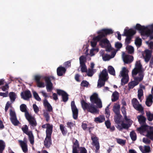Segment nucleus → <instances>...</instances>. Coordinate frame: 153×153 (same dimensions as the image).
Here are the masks:
<instances>
[{
    "label": "nucleus",
    "instance_id": "1",
    "mask_svg": "<svg viewBox=\"0 0 153 153\" xmlns=\"http://www.w3.org/2000/svg\"><path fill=\"white\" fill-rule=\"evenodd\" d=\"M90 100L91 103H87L83 100H81V103L83 110L93 114L98 113L99 110L94 104H96L99 108H102V105L101 101L98 98L97 94L95 93H93L90 97Z\"/></svg>",
    "mask_w": 153,
    "mask_h": 153
},
{
    "label": "nucleus",
    "instance_id": "2",
    "mask_svg": "<svg viewBox=\"0 0 153 153\" xmlns=\"http://www.w3.org/2000/svg\"><path fill=\"white\" fill-rule=\"evenodd\" d=\"M113 31L111 29H103L97 32L98 35L94 37L93 39L100 42V45L102 47L103 46V44H109V41L107 38H104L108 35L113 33Z\"/></svg>",
    "mask_w": 153,
    "mask_h": 153
},
{
    "label": "nucleus",
    "instance_id": "3",
    "mask_svg": "<svg viewBox=\"0 0 153 153\" xmlns=\"http://www.w3.org/2000/svg\"><path fill=\"white\" fill-rule=\"evenodd\" d=\"M136 33V31L133 29H130L128 30L125 29L124 33L122 35L123 36H126V37L125 39V43L128 44L131 42V40L133 36Z\"/></svg>",
    "mask_w": 153,
    "mask_h": 153
},
{
    "label": "nucleus",
    "instance_id": "4",
    "mask_svg": "<svg viewBox=\"0 0 153 153\" xmlns=\"http://www.w3.org/2000/svg\"><path fill=\"white\" fill-rule=\"evenodd\" d=\"M50 78L55 80V78L53 76L50 77L48 76H43L42 79H44L46 83V88L48 92H51L53 89V84L51 82Z\"/></svg>",
    "mask_w": 153,
    "mask_h": 153
},
{
    "label": "nucleus",
    "instance_id": "5",
    "mask_svg": "<svg viewBox=\"0 0 153 153\" xmlns=\"http://www.w3.org/2000/svg\"><path fill=\"white\" fill-rule=\"evenodd\" d=\"M138 73H143L142 66L140 61H137L135 64V67L132 71V76H136Z\"/></svg>",
    "mask_w": 153,
    "mask_h": 153
},
{
    "label": "nucleus",
    "instance_id": "6",
    "mask_svg": "<svg viewBox=\"0 0 153 153\" xmlns=\"http://www.w3.org/2000/svg\"><path fill=\"white\" fill-rule=\"evenodd\" d=\"M10 119L12 123L15 126H18L20 123L17 119L15 112L10 109Z\"/></svg>",
    "mask_w": 153,
    "mask_h": 153
},
{
    "label": "nucleus",
    "instance_id": "7",
    "mask_svg": "<svg viewBox=\"0 0 153 153\" xmlns=\"http://www.w3.org/2000/svg\"><path fill=\"white\" fill-rule=\"evenodd\" d=\"M10 119L12 123L15 126H18L20 123L17 119L15 112L10 109Z\"/></svg>",
    "mask_w": 153,
    "mask_h": 153
},
{
    "label": "nucleus",
    "instance_id": "8",
    "mask_svg": "<svg viewBox=\"0 0 153 153\" xmlns=\"http://www.w3.org/2000/svg\"><path fill=\"white\" fill-rule=\"evenodd\" d=\"M131 102L133 107L136 110L141 112L143 111V108L141 104H139V102L137 99L133 98Z\"/></svg>",
    "mask_w": 153,
    "mask_h": 153
},
{
    "label": "nucleus",
    "instance_id": "9",
    "mask_svg": "<svg viewBox=\"0 0 153 153\" xmlns=\"http://www.w3.org/2000/svg\"><path fill=\"white\" fill-rule=\"evenodd\" d=\"M71 107L73 113V118L76 119L78 118V110L74 101H72L71 103Z\"/></svg>",
    "mask_w": 153,
    "mask_h": 153
},
{
    "label": "nucleus",
    "instance_id": "10",
    "mask_svg": "<svg viewBox=\"0 0 153 153\" xmlns=\"http://www.w3.org/2000/svg\"><path fill=\"white\" fill-rule=\"evenodd\" d=\"M25 117L31 126L34 127L37 126V123L35 119L30 115L29 113H26Z\"/></svg>",
    "mask_w": 153,
    "mask_h": 153
},
{
    "label": "nucleus",
    "instance_id": "11",
    "mask_svg": "<svg viewBox=\"0 0 153 153\" xmlns=\"http://www.w3.org/2000/svg\"><path fill=\"white\" fill-rule=\"evenodd\" d=\"M56 92L58 95L62 96V100L64 102L68 101L69 95L65 91L61 89H57Z\"/></svg>",
    "mask_w": 153,
    "mask_h": 153
},
{
    "label": "nucleus",
    "instance_id": "12",
    "mask_svg": "<svg viewBox=\"0 0 153 153\" xmlns=\"http://www.w3.org/2000/svg\"><path fill=\"white\" fill-rule=\"evenodd\" d=\"M20 95L21 98L25 100H28L32 97L31 93L28 90L22 92Z\"/></svg>",
    "mask_w": 153,
    "mask_h": 153
},
{
    "label": "nucleus",
    "instance_id": "13",
    "mask_svg": "<svg viewBox=\"0 0 153 153\" xmlns=\"http://www.w3.org/2000/svg\"><path fill=\"white\" fill-rule=\"evenodd\" d=\"M91 140L92 141V145L95 147L96 152L100 148V144L98 140V139L96 137H92Z\"/></svg>",
    "mask_w": 153,
    "mask_h": 153
},
{
    "label": "nucleus",
    "instance_id": "14",
    "mask_svg": "<svg viewBox=\"0 0 153 153\" xmlns=\"http://www.w3.org/2000/svg\"><path fill=\"white\" fill-rule=\"evenodd\" d=\"M51 135H46L44 141V145L47 148H49L52 144Z\"/></svg>",
    "mask_w": 153,
    "mask_h": 153
},
{
    "label": "nucleus",
    "instance_id": "15",
    "mask_svg": "<svg viewBox=\"0 0 153 153\" xmlns=\"http://www.w3.org/2000/svg\"><path fill=\"white\" fill-rule=\"evenodd\" d=\"M66 70V68L62 66L57 68L56 70L57 75L58 76H62L65 74Z\"/></svg>",
    "mask_w": 153,
    "mask_h": 153
},
{
    "label": "nucleus",
    "instance_id": "16",
    "mask_svg": "<svg viewBox=\"0 0 153 153\" xmlns=\"http://www.w3.org/2000/svg\"><path fill=\"white\" fill-rule=\"evenodd\" d=\"M140 127L137 128V130L140 134L147 132L149 126L147 125H141Z\"/></svg>",
    "mask_w": 153,
    "mask_h": 153
},
{
    "label": "nucleus",
    "instance_id": "17",
    "mask_svg": "<svg viewBox=\"0 0 153 153\" xmlns=\"http://www.w3.org/2000/svg\"><path fill=\"white\" fill-rule=\"evenodd\" d=\"M108 75V72L107 70L105 69L102 70L99 76V79H101L107 81L108 78L107 76Z\"/></svg>",
    "mask_w": 153,
    "mask_h": 153
},
{
    "label": "nucleus",
    "instance_id": "18",
    "mask_svg": "<svg viewBox=\"0 0 153 153\" xmlns=\"http://www.w3.org/2000/svg\"><path fill=\"white\" fill-rule=\"evenodd\" d=\"M133 57L132 56L125 55L123 56V59L124 62L126 64L130 63L133 60Z\"/></svg>",
    "mask_w": 153,
    "mask_h": 153
},
{
    "label": "nucleus",
    "instance_id": "19",
    "mask_svg": "<svg viewBox=\"0 0 153 153\" xmlns=\"http://www.w3.org/2000/svg\"><path fill=\"white\" fill-rule=\"evenodd\" d=\"M145 56L144 57L145 61L148 62L150 60L151 56L152 51L149 50H146L145 51Z\"/></svg>",
    "mask_w": 153,
    "mask_h": 153
},
{
    "label": "nucleus",
    "instance_id": "20",
    "mask_svg": "<svg viewBox=\"0 0 153 153\" xmlns=\"http://www.w3.org/2000/svg\"><path fill=\"white\" fill-rule=\"evenodd\" d=\"M53 125L49 123H47L46 134L47 135H51L53 132Z\"/></svg>",
    "mask_w": 153,
    "mask_h": 153
},
{
    "label": "nucleus",
    "instance_id": "21",
    "mask_svg": "<svg viewBox=\"0 0 153 153\" xmlns=\"http://www.w3.org/2000/svg\"><path fill=\"white\" fill-rule=\"evenodd\" d=\"M79 146V144L78 141L77 140H75V142H73L72 153H79V151L77 150Z\"/></svg>",
    "mask_w": 153,
    "mask_h": 153
},
{
    "label": "nucleus",
    "instance_id": "22",
    "mask_svg": "<svg viewBox=\"0 0 153 153\" xmlns=\"http://www.w3.org/2000/svg\"><path fill=\"white\" fill-rule=\"evenodd\" d=\"M146 136L151 140H153V126H150Z\"/></svg>",
    "mask_w": 153,
    "mask_h": 153
},
{
    "label": "nucleus",
    "instance_id": "23",
    "mask_svg": "<svg viewBox=\"0 0 153 153\" xmlns=\"http://www.w3.org/2000/svg\"><path fill=\"white\" fill-rule=\"evenodd\" d=\"M138 121L140 125H146V118L142 115H140L137 117Z\"/></svg>",
    "mask_w": 153,
    "mask_h": 153
},
{
    "label": "nucleus",
    "instance_id": "24",
    "mask_svg": "<svg viewBox=\"0 0 153 153\" xmlns=\"http://www.w3.org/2000/svg\"><path fill=\"white\" fill-rule=\"evenodd\" d=\"M19 143H20V146L22 148L23 152L25 153L27 152V143H25L22 140H19Z\"/></svg>",
    "mask_w": 153,
    "mask_h": 153
},
{
    "label": "nucleus",
    "instance_id": "25",
    "mask_svg": "<svg viewBox=\"0 0 153 153\" xmlns=\"http://www.w3.org/2000/svg\"><path fill=\"white\" fill-rule=\"evenodd\" d=\"M153 96L152 95H149L147 98L146 101V104L147 106L150 107L151 106L153 103Z\"/></svg>",
    "mask_w": 153,
    "mask_h": 153
},
{
    "label": "nucleus",
    "instance_id": "26",
    "mask_svg": "<svg viewBox=\"0 0 153 153\" xmlns=\"http://www.w3.org/2000/svg\"><path fill=\"white\" fill-rule=\"evenodd\" d=\"M43 105L45 107L47 108L48 111L51 112L53 111L52 107L46 99H45L43 101Z\"/></svg>",
    "mask_w": 153,
    "mask_h": 153
},
{
    "label": "nucleus",
    "instance_id": "27",
    "mask_svg": "<svg viewBox=\"0 0 153 153\" xmlns=\"http://www.w3.org/2000/svg\"><path fill=\"white\" fill-rule=\"evenodd\" d=\"M139 77H134V81H136L139 83V82L141 81L143 78L144 76V73H138Z\"/></svg>",
    "mask_w": 153,
    "mask_h": 153
},
{
    "label": "nucleus",
    "instance_id": "28",
    "mask_svg": "<svg viewBox=\"0 0 153 153\" xmlns=\"http://www.w3.org/2000/svg\"><path fill=\"white\" fill-rule=\"evenodd\" d=\"M105 120V117L103 115H100V116L95 117L94 121L96 123H101Z\"/></svg>",
    "mask_w": 153,
    "mask_h": 153
},
{
    "label": "nucleus",
    "instance_id": "29",
    "mask_svg": "<svg viewBox=\"0 0 153 153\" xmlns=\"http://www.w3.org/2000/svg\"><path fill=\"white\" fill-rule=\"evenodd\" d=\"M128 71L126 67H123L122 69V71L120 72V74L121 76L123 77L128 76Z\"/></svg>",
    "mask_w": 153,
    "mask_h": 153
},
{
    "label": "nucleus",
    "instance_id": "30",
    "mask_svg": "<svg viewBox=\"0 0 153 153\" xmlns=\"http://www.w3.org/2000/svg\"><path fill=\"white\" fill-rule=\"evenodd\" d=\"M134 28L136 30L140 31V33H141L143 30H145L146 27L144 26H141L139 24H137L134 27Z\"/></svg>",
    "mask_w": 153,
    "mask_h": 153
},
{
    "label": "nucleus",
    "instance_id": "31",
    "mask_svg": "<svg viewBox=\"0 0 153 153\" xmlns=\"http://www.w3.org/2000/svg\"><path fill=\"white\" fill-rule=\"evenodd\" d=\"M120 106L119 105H114L113 107V111L117 115H119L120 114Z\"/></svg>",
    "mask_w": 153,
    "mask_h": 153
},
{
    "label": "nucleus",
    "instance_id": "32",
    "mask_svg": "<svg viewBox=\"0 0 153 153\" xmlns=\"http://www.w3.org/2000/svg\"><path fill=\"white\" fill-rule=\"evenodd\" d=\"M106 81L99 79L97 85L98 88H100L103 86L105 85Z\"/></svg>",
    "mask_w": 153,
    "mask_h": 153
},
{
    "label": "nucleus",
    "instance_id": "33",
    "mask_svg": "<svg viewBox=\"0 0 153 153\" xmlns=\"http://www.w3.org/2000/svg\"><path fill=\"white\" fill-rule=\"evenodd\" d=\"M112 96L113 97V98L111 99L112 102H114L116 101L119 99V96L118 93L115 91L113 93Z\"/></svg>",
    "mask_w": 153,
    "mask_h": 153
},
{
    "label": "nucleus",
    "instance_id": "34",
    "mask_svg": "<svg viewBox=\"0 0 153 153\" xmlns=\"http://www.w3.org/2000/svg\"><path fill=\"white\" fill-rule=\"evenodd\" d=\"M138 82L136 81H131L128 84V88L129 89H132L134 86L138 85Z\"/></svg>",
    "mask_w": 153,
    "mask_h": 153
},
{
    "label": "nucleus",
    "instance_id": "35",
    "mask_svg": "<svg viewBox=\"0 0 153 153\" xmlns=\"http://www.w3.org/2000/svg\"><path fill=\"white\" fill-rule=\"evenodd\" d=\"M5 146V143L2 140H0V153H3Z\"/></svg>",
    "mask_w": 153,
    "mask_h": 153
},
{
    "label": "nucleus",
    "instance_id": "36",
    "mask_svg": "<svg viewBox=\"0 0 153 153\" xmlns=\"http://www.w3.org/2000/svg\"><path fill=\"white\" fill-rule=\"evenodd\" d=\"M20 110L22 112H25V116L26 117V113H28L27 110V106L25 104H22L20 105Z\"/></svg>",
    "mask_w": 153,
    "mask_h": 153
},
{
    "label": "nucleus",
    "instance_id": "37",
    "mask_svg": "<svg viewBox=\"0 0 153 153\" xmlns=\"http://www.w3.org/2000/svg\"><path fill=\"white\" fill-rule=\"evenodd\" d=\"M22 129L23 132L27 135L30 134V132H32V131H28V127L26 125H24L23 127H22Z\"/></svg>",
    "mask_w": 153,
    "mask_h": 153
},
{
    "label": "nucleus",
    "instance_id": "38",
    "mask_svg": "<svg viewBox=\"0 0 153 153\" xmlns=\"http://www.w3.org/2000/svg\"><path fill=\"white\" fill-rule=\"evenodd\" d=\"M60 129L61 131L62 134L64 135H65L67 133V131L65 126L61 124L59 126Z\"/></svg>",
    "mask_w": 153,
    "mask_h": 153
},
{
    "label": "nucleus",
    "instance_id": "39",
    "mask_svg": "<svg viewBox=\"0 0 153 153\" xmlns=\"http://www.w3.org/2000/svg\"><path fill=\"white\" fill-rule=\"evenodd\" d=\"M130 136L132 141H135L136 140L137 135L134 131H132L130 132Z\"/></svg>",
    "mask_w": 153,
    "mask_h": 153
},
{
    "label": "nucleus",
    "instance_id": "40",
    "mask_svg": "<svg viewBox=\"0 0 153 153\" xmlns=\"http://www.w3.org/2000/svg\"><path fill=\"white\" fill-rule=\"evenodd\" d=\"M128 81V76L123 77L121 79V85H124Z\"/></svg>",
    "mask_w": 153,
    "mask_h": 153
},
{
    "label": "nucleus",
    "instance_id": "41",
    "mask_svg": "<svg viewBox=\"0 0 153 153\" xmlns=\"http://www.w3.org/2000/svg\"><path fill=\"white\" fill-rule=\"evenodd\" d=\"M108 73L111 75L113 76H115V70L112 66H109L108 67Z\"/></svg>",
    "mask_w": 153,
    "mask_h": 153
},
{
    "label": "nucleus",
    "instance_id": "42",
    "mask_svg": "<svg viewBox=\"0 0 153 153\" xmlns=\"http://www.w3.org/2000/svg\"><path fill=\"white\" fill-rule=\"evenodd\" d=\"M146 114L148 120L149 121H152L153 120V114L150 111L146 112Z\"/></svg>",
    "mask_w": 153,
    "mask_h": 153
},
{
    "label": "nucleus",
    "instance_id": "43",
    "mask_svg": "<svg viewBox=\"0 0 153 153\" xmlns=\"http://www.w3.org/2000/svg\"><path fill=\"white\" fill-rule=\"evenodd\" d=\"M126 49L127 50L128 53L130 54H132L134 53V48L131 45H128L126 48Z\"/></svg>",
    "mask_w": 153,
    "mask_h": 153
},
{
    "label": "nucleus",
    "instance_id": "44",
    "mask_svg": "<svg viewBox=\"0 0 153 153\" xmlns=\"http://www.w3.org/2000/svg\"><path fill=\"white\" fill-rule=\"evenodd\" d=\"M9 97L12 102L15 101L16 99V95L15 93L13 92H10L9 94Z\"/></svg>",
    "mask_w": 153,
    "mask_h": 153
},
{
    "label": "nucleus",
    "instance_id": "45",
    "mask_svg": "<svg viewBox=\"0 0 153 153\" xmlns=\"http://www.w3.org/2000/svg\"><path fill=\"white\" fill-rule=\"evenodd\" d=\"M153 32V30H149L146 31L143 30L142 32L141 33V35H145L149 36Z\"/></svg>",
    "mask_w": 153,
    "mask_h": 153
},
{
    "label": "nucleus",
    "instance_id": "46",
    "mask_svg": "<svg viewBox=\"0 0 153 153\" xmlns=\"http://www.w3.org/2000/svg\"><path fill=\"white\" fill-rule=\"evenodd\" d=\"M80 64H85V62H86V57L83 55L80 57L79 58Z\"/></svg>",
    "mask_w": 153,
    "mask_h": 153
},
{
    "label": "nucleus",
    "instance_id": "47",
    "mask_svg": "<svg viewBox=\"0 0 153 153\" xmlns=\"http://www.w3.org/2000/svg\"><path fill=\"white\" fill-rule=\"evenodd\" d=\"M135 43L137 46L140 47L142 45V40L139 37H137L135 40Z\"/></svg>",
    "mask_w": 153,
    "mask_h": 153
},
{
    "label": "nucleus",
    "instance_id": "48",
    "mask_svg": "<svg viewBox=\"0 0 153 153\" xmlns=\"http://www.w3.org/2000/svg\"><path fill=\"white\" fill-rule=\"evenodd\" d=\"M30 134L27 135L29 137V139L30 143L33 144L34 142V136L32 132H30Z\"/></svg>",
    "mask_w": 153,
    "mask_h": 153
},
{
    "label": "nucleus",
    "instance_id": "49",
    "mask_svg": "<svg viewBox=\"0 0 153 153\" xmlns=\"http://www.w3.org/2000/svg\"><path fill=\"white\" fill-rule=\"evenodd\" d=\"M80 67L82 72H87V69L85 64H80Z\"/></svg>",
    "mask_w": 153,
    "mask_h": 153
},
{
    "label": "nucleus",
    "instance_id": "50",
    "mask_svg": "<svg viewBox=\"0 0 153 153\" xmlns=\"http://www.w3.org/2000/svg\"><path fill=\"white\" fill-rule=\"evenodd\" d=\"M143 95V92L142 89H140L138 91V97L139 100H141V97Z\"/></svg>",
    "mask_w": 153,
    "mask_h": 153
},
{
    "label": "nucleus",
    "instance_id": "51",
    "mask_svg": "<svg viewBox=\"0 0 153 153\" xmlns=\"http://www.w3.org/2000/svg\"><path fill=\"white\" fill-rule=\"evenodd\" d=\"M122 126V130L123 128L125 129H128V128L130 127V125L129 124H126L124 123H121Z\"/></svg>",
    "mask_w": 153,
    "mask_h": 153
},
{
    "label": "nucleus",
    "instance_id": "52",
    "mask_svg": "<svg viewBox=\"0 0 153 153\" xmlns=\"http://www.w3.org/2000/svg\"><path fill=\"white\" fill-rule=\"evenodd\" d=\"M89 83L86 80H83L81 82L80 85L82 87H88Z\"/></svg>",
    "mask_w": 153,
    "mask_h": 153
},
{
    "label": "nucleus",
    "instance_id": "53",
    "mask_svg": "<svg viewBox=\"0 0 153 153\" xmlns=\"http://www.w3.org/2000/svg\"><path fill=\"white\" fill-rule=\"evenodd\" d=\"M120 116L121 115H117L116 117H114V120L116 124H120Z\"/></svg>",
    "mask_w": 153,
    "mask_h": 153
},
{
    "label": "nucleus",
    "instance_id": "54",
    "mask_svg": "<svg viewBox=\"0 0 153 153\" xmlns=\"http://www.w3.org/2000/svg\"><path fill=\"white\" fill-rule=\"evenodd\" d=\"M116 141L117 143L120 144L125 145L126 143V142L125 140L121 139H117Z\"/></svg>",
    "mask_w": 153,
    "mask_h": 153
},
{
    "label": "nucleus",
    "instance_id": "55",
    "mask_svg": "<svg viewBox=\"0 0 153 153\" xmlns=\"http://www.w3.org/2000/svg\"><path fill=\"white\" fill-rule=\"evenodd\" d=\"M33 95L37 101H40L41 100V99L39 97L38 94L35 91L33 93Z\"/></svg>",
    "mask_w": 153,
    "mask_h": 153
},
{
    "label": "nucleus",
    "instance_id": "56",
    "mask_svg": "<svg viewBox=\"0 0 153 153\" xmlns=\"http://www.w3.org/2000/svg\"><path fill=\"white\" fill-rule=\"evenodd\" d=\"M111 56L109 55L106 54L105 56H102V59L104 61L108 60L111 59Z\"/></svg>",
    "mask_w": 153,
    "mask_h": 153
},
{
    "label": "nucleus",
    "instance_id": "57",
    "mask_svg": "<svg viewBox=\"0 0 153 153\" xmlns=\"http://www.w3.org/2000/svg\"><path fill=\"white\" fill-rule=\"evenodd\" d=\"M43 77L39 75H36L34 77V79L36 83H37L40 81V79L41 78H42Z\"/></svg>",
    "mask_w": 153,
    "mask_h": 153
},
{
    "label": "nucleus",
    "instance_id": "58",
    "mask_svg": "<svg viewBox=\"0 0 153 153\" xmlns=\"http://www.w3.org/2000/svg\"><path fill=\"white\" fill-rule=\"evenodd\" d=\"M105 114L106 117L108 118L110 115V112L108 108V106H107L105 109Z\"/></svg>",
    "mask_w": 153,
    "mask_h": 153
},
{
    "label": "nucleus",
    "instance_id": "59",
    "mask_svg": "<svg viewBox=\"0 0 153 153\" xmlns=\"http://www.w3.org/2000/svg\"><path fill=\"white\" fill-rule=\"evenodd\" d=\"M112 50L113 48L112 47H111L110 43L107 45L106 46V51L109 52Z\"/></svg>",
    "mask_w": 153,
    "mask_h": 153
},
{
    "label": "nucleus",
    "instance_id": "60",
    "mask_svg": "<svg viewBox=\"0 0 153 153\" xmlns=\"http://www.w3.org/2000/svg\"><path fill=\"white\" fill-rule=\"evenodd\" d=\"M94 72L93 69L89 68L88 70V72L87 75L89 76H91L94 74Z\"/></svg>",
    "mask_w": 153,
    "mask_h": 153
},
{
    "label": "nucleus",
    "instance_id": "61",
    "mask_svg": "<svg viewBox=\"0 0 153 153\" xmlns=\"http://www.w3.org/2000/svg\"><path fill=\"white\" fill-rule=\"evenodd\" d=\"M115 48L117 49H120L122 47V44L118 42H116L115 44Z\"/></svg>",
    "mask_w": 153,
    "mask_h": 153
},
{
    "label": "nucleus",
    "instance_id": "62",
    "mask_svg": "<svg viewBox=\"0 0 153 153\" xmlns=\"http://www.w3.org/2000/svg\"><path fill=\"white\" fill-rule=\"evenodd\" d=\"M67 127L69 128L70 129H72V127H73L75 125V124L71 122H68L67 123Z\"/></svg>",
    "mask_w": 153,
    "mask_h": 153
},
{
    "label": "nucleus",
    "instance_id": "63",
    "mask_svg": "<svg viewBox=\"0 0 153 153\" xmlns=\"http://www.w3.org/2000/svg\"><path fill=\"white\" fill-rule=\"evenodd\" d=\"M33 108L34 111L36 113H37L39 111V108L38 107L36 104H33Z\"/></svg>",
    "mask_w": 153,
    "mask_h": 153
},
{
    "label": "nucleus",
    "instance_id": "64",
    "mask_svg": "<svg viewBox=\"0 0 153 153\" xmlns=\"http://www.w3.org/2000/svg\"><path fill=\"white\" fill-rule=\"evenodd\" d=\"M79 153H87V151L85 147H81Z\"/></svg>",
    "mask_w": 153,
    "mask_h": 153
}]
</instances>
